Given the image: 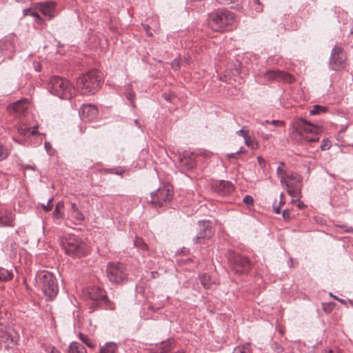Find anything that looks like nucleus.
Listing matches in <instances>:
<instances>
[{"label":"nucleus","mask_w":353,"mask_h":353,"mask_svg":"<svg viewBox=\"0 0 353 353\" xmlns=\"http://www.w3.org/2000/svg\"><path fill=\"white\" fill-rule=\"evenodd\" d=\"M230 261L232 270L237 274L245 273L251 268L250 260L242 255H235Z\"/></svg>","instance_id":"9b49d317"},{"label":"nucleus","mask_w":353,"mask_h":353,"mask_svg":"<svg viewBox=\"0 0 353 353\" xmlns=\"http://www.w3.org/2000/svg\"><path fill=\"white\" fill-rule=\"evenodd\" d=\"M25 168L34 170V168L31 165H26Z\"/></svg>","instance_id":"0e129e2a"},{"label":"nucleus","mask_w":353,"mask_h":353,"mask_svg":"<svg viewBox=\"0 0 353 353\" xmlns=\"http://www.w3.org/2000/svg\"><path fill=\"white\" fill-rule=\"evenodd\" d=\"M179 165L186 170L193 169L196 165L194 157L192 154L186 153L179 159Z\"/></svg>","instance_id":"aec40b11"},{"label":"nucleus","mask_w":353,"mask_h":353,"mask_svg":"<svg viewBox=\"0 0 353 353\" xmlns=\"http://www.w3.org/2000/svg\"><path fill=\"white\" fill-rule=\"evenodd\" d=\"M79 114L82 120L91 121L97 118L98 109L92 104H84L81 107Z\"/></svg>","instance_id":"2eb2a0df"},{"label":"nucleus","mask_w":353,"mask_h":353,"mask_svg":"<svg viewBox=\"0 0 353 353\" xmlns=\"http://www.w3.org/2000/svg\"><path fill=\"white\" fill-rule=\"evenodd\" d=\"M49 88L52 94L63 99H70L75 95V88L66 79L54 76L49 80Z\"/></svg>","instance_id":"20e7f679"},{"label":"nucleus","mask_w":353,"mask_h":353,"mask_svg":"<svg viewBox=\"0 0 353 353\" xmlns=\"http://www.w3.org/2000/svg\"><path fill=\"white\" fill-rule=\"evenodd\" d=\"M242 148H241L239 151L236 152H234V153H230V154H228L226 155L227 158L228 159H230V158H235L236 157V155L242 153Z\"/></svg>","instance_id":"de8ad7c7"},{"label":"nucleus","mask_w":353,"mask_h":353,"mask_svg":"<svg viewBox=\"0 0 353 353\" xmlns=\"http://www.w3.org/2000/svg\"><path fill=\"white\" fill-rule=\"evenodd\" d=\"M236 134L240 135V136L243 137L244 139L245 138V137H247L248 135V132L246 131H245L244 130H243V129L237 131Z\"/></svg>","instance_id":"3c124183"},{"label":"nucleus","mask_w":353,"mask_h":353,"mask_svg":"<svg viewBox=\"0 0 353 353\" xmlns=\"http://www.w3.org/2000/svg\"><path fill=\"white\" fill-rule=\"evenodd\" d=\"M37 285L41 289L47 299L52 300L59 291L58 284L54 276L47 271H41L36 275Z\"/></svg>","instance_id":"39448f33"},{"label":"nucleus","mask_w":353,"mask_h":353,"mask_svg":"<svg viewBox=\"0 0 353 353\" xmlns=\"http://www.w3.org/2000/svg\"><path fill=\"white\" fill-rule=\"evenodd\" d=\"M327 111V108L325 106L315 105L312 107V108L310 110V115H316L320 114L322 113H325Z\"/></svg>","instance_id":"c85d7f7f"},{"label":"nucleus","mask_w":353,"mask_h":353,"mask_svg":"<svg viewBox=\"0 0 353 353\" xmlns=\"http://www.w3.org/2000/svg\"><path fill=\"white\" fill-rule=\"evenodd\" d=\"M117 345L114 342H108L101 346L99 353H117Z\"/></svg>","instance_id":"393cba45"},{"label":"nucleus","mask_w":353,"mask_h":353,"mask_svg":"<svg viewBox=\"0 0 353 353\" xmlns=\"http://www.w3.org/2000/svg\"><path fill=\"white\" fill-rule=\"evenodd\" d=\"M102 75L98 70H90L77 79V87L83 94H93L101 86Z\"/></svg>","instance_id":"7ed1b4c3"},{"label":"nucleus","mask_w":353,"mask_h":353,"mask_svg":"<svg viewBox=\"0 0 353 353\" xmlns=\"http://www.w3.org/2000/svg\"><path fill=\"white\" fill-rule=\"evenodd\" d=\"M331 147V143L328 139L323 140L320 146L321 150H325L330 149Z\"/></svg>","instance_id":"4c0bfd02"},{"label":"nucleus","mask_w":353,"mask_h":353,"mask_svg":"<svg viewBox=\"0 0 353 353\" xmlns=\"http://www.w3.org/2000/svg\"><path fill=\"white\" fill-rule=\"evenodd\" d=\"M264 77L267 81H283L286 83H292L294 78L292 75L288 72L281 70H268L264 74Z\"/></svg>","instance_id":"ddd939ff"},{"label":"nucleus","mask_w":353,"mask_h":353,"mask_svg":"<svg viewBox=\"0 0 353 353\" xmlns=\"http://www.w3.org/2000/svg\"><path fill=\"white\" fill-rule=\"evenodd\" d=\"M0 50L3 52V54L8 57H12V54L14 51V46L13 45L12 41L10 39H6L5 40L0 41Z\"/></svg>","instance_id":"5701e85b"},{"label":"nucleus","mask_w":353,"mask_h":353,"mask_svg":"<svg viewBox=\"0 0 353 353\" xmlns=\"http://www.w3.org/2000/svg\"><path fill=\"white\" fill-rule=\"evenodd\" d=\"M281 183L285 184L288 193L292 197H299L301 194V181H285L284 176H281Z\"/></svg>","instance_id":"dca6fc26"},{"label":"nucleus","mask_w":353,"mask_h":353,"mask_svg":"<svg viewBox=\"0 0 353 353\" xmlns=\"http://www.w3.org/2000/svg\"><path fill=\"white\" fill-rule=\"evenodd\" d=\"M107 276L110 282L120 283L127 279L126 268L121 263H110L107 267Z\"/></svg>","instance_id":"6e6552de"},{"label":"nucleus","mask_w":353,"mask_h":353,"mask_svg":"<svg viewBox=\"0 0 353 353\" xmlns=\"http://www.w3.org/2000/svg\"><path fill=\"white\" fill-rule=\"evenodd\" d=\"M61 246L65 253L73 258H80L85 255V245L79 237L68 234L61 239Z\"/></svg>","instance_id":"423d86ee"},{"label":"nucleus","mask_w":353,"mask_h":353,"mask_svg":"<svg viewBox=\"0 0 353 353\" xmlns=\"http://www.w3.org/2000/svg\"><path fill=\"white\" fill-rule=\"evenodd\" d=\"M29 103L27 99L19 100L10 105L8 109L10 113L15 114L16 115L23 114L28 109Z\"/></svg>","instance_id":"a211bd4d"},{"label":"nucleus","mask_w":353,"mask_h":353,"mask_svg":"<svg viewBox=\"0 0 353 353\" xmlns=\"http://www.w3.org/2000/svg\"><path fill=\"white\" fill-rule=\"evenodd\" d=\"M64 208V203L63 201H59L57 203L56 208L53 212V216L59 219L62 217V213L61 212V210H63Z\"/></svg>","instance_id":"473e14b6"},{"label":"nucleus","mask_w":353,"mask_h":353,"mask_svg":"<svg viewBox=\"0 0 353 353\" xmlns=\"http://www.w3.org/2000/svg\"><path fill=\"white\" fill-rule=\"evenodd\" d=\"M31 12H32V10L30 8H27V9L23 10V13L24 16H27L29 14L30 15Z\"/></svg>","instance_id":"4d7b16f0"},{"label":"nucleus","mask_w":353,"mask_h":353,"mask_svg":"<svg viewBox=\"0 0 353 353\" xmlns=\"http://www.w3.org/2000/svg\"><path fill=\"white\" fill-rule=\"evenodd\" d=\"M174 346V340L168 339V341H162L159 344H157L154 348L152 349V352L153 353H166L170 351Z\"/></svg>","instance_id":"4be33fe9"},{"label":"nucleus","mask_w":353,"mask_h":353,"mask_svg":"<svg viewBox=\"0 0 353 353\" xmlns=\"http://www.w3.org/2000/svg\"><path fill=\"white\" fill-rule=\"evenodd\" d=\"M233 353H252L251 345L244 344L239 345L234 349Z\"/></svg>","instance_id":"bb28decb"},{"label":"nucleus","mask_w":353,"mask_h":353,"mask_svg":"<svg viewBox=\"0 0 353 353\" xmlns=\"http://www.w3.org/2000/svg\"><path fill=\"white\" fill-rule=\"evenodd\" d=\"M285 163L283 162H279V166L276 169V174L281 179V176H283L285 172L283 169L284 167Z\"/></svg>","instance_id":"ea45409f"},{"label":"nucleus","mask_w":353,"mask_h":353,"mask_svg":"<svg viewBox=\"0 0 353 353\" xmlns=\"http://www.w3.org/2000/svg\"><path fill=\"white\" fill-rule=\"evenodd\" d=\"M79 337L81 339V341L85 343L88 347L90 348H94L96 347L97 344L92 339L88 338L87 336L80 333L79 334Z\"/></svg>","instance_id":"cd10ccee"},{"label":"nucleus","mask_w":353,"mask_h":353,"mask_svg":"<svg viewBox=\"0 0 353 353\" xmlns=\"http://www.w3.org/2000/svg\"><path fill=\"white\" fill-rule=\"evenodd\" d=\"M35 22L37 23V24H42L43 22V20L42 19V18L40 17V15H39V17H37L35 18Z\"/></svg>","instance_id":"6e6d98bb"},{"label":"nucleus","mask_w":353,"mask_h":353,"mask_svg":"<svg viewBox=\"0 0 353 353\" xmlns=\"http://www.w3.org/2000/svg\"><path fill=\"white\" fill-rule=\"evenodd\" d=\"M34 68L37 71L40 70V65L39 64H37V65H34Z\"/></svg>","instance_id":"774afa93"},{"label":"nucleus","mask_w":353,"mask_h":353,"mask_svg":"<svg viewBox=\"0 0 353 353\" xmlns=\"http://www.w3.org/2000/svg\"><path fill=\"white\" fill-rule=\"evenodd\" d=\"M280 197H281V201H280V203H279V205L280 206L281 205H283L285 202L283 201V193H281L280 194Z\"/></svg>","instance_id":"e2e57ef3"},{"label":"nucleus","mask_w":353,"mask_h":353,"mask_svg":"<svg viewBox=\"0 0 353 353\" xmlns=\"http://www.w3.org/2000/svg\"><path fill=\"white\" fill-rule=\"evenodd\" d=\"M325 353H341V352H340L339 351H334V350H330L327 352H326Z\"/></svg>","instance_id":"69168bd1"},{"label":"nucleus","mask_w":353,"mask_h":353,"mask_svg":"<svg viewBox=\"0 0 353 353\" xmlns=\"http://www.w3.org/2000/svg\"><path fill=\"white\" fill-rule=\"evenodd\" d=\"M39 10L49 19L55 16V3L52 1L43 2L39 4Z\"/></svg>","instance_id":"412c9836"},{"label":"nucleus","mask_w":353,"mask_h":353,"mask_svg":"<svg viewBox=\"0 0 353 353\" xmlns=\"http://www.w3.org/2000/svg\"><path fill=\"white\" fill-rule=\"evenodd\" d=\"M134 245L142 250H146L148 249L147 244L143 241V240L141 238H139L138 236H136L134 241Z\"/></svg>","instance_id":"2f4dec72"},{"label":"nucleus","mask_w":353,"mask_h":353,"mask_svg":"<svg viewBox=\"0 0 353 353\" xmlns=\"http://www.w3.org/2000/svg\"><path fill=\"white\" fill-rule=\"evenodd\" d=\"M274 211L276 214H279L281 212L280 206H274Z\"/></svg>","instance_id":"bf43d9fd"},{"label":"nucleus","mask_w":353,"mask_h":353,"mask_svg":"<svg viewBox=\"0 0 353 353\" xmlns=\"http://www.w3.org/2000/svg\"><path fill=\"white\" fill-rule=\"evenodd\" d=\"M144 29L146 31L147 35L149 37L152 36V33L150 31V26L148 25H144Z\"/></svg>","instance_id":"864d4df0"},{"label":"nucleus","mask_w":353,"mask_h":353,"mask_svg":"<svg viewBox=\"0 0 353 353\" xmlns=\"http://www.w3.org/2000/svg\"><path fill=\"white\" fill-rule=\"evenodd\" d=\"M37 128H38L37 125H36L32 128L21 127L18 129V131L20 134H22L26 137H29L30 135L37 134Z\"/></svg>","instance_id":"a878e982"},{"label":"nucleus","mask_w":353,"mask_h":353,"mask_svg":"<svg viewBox=\"0 0 353 353\" xmlns=\"http://www.w3.org/2000/svg\"><path fill=\"white\" fill-rule=\"evenodd\" d=\"M199 231L194 238L193 241L196 243H202L205 239H209L212 234V228L210 221L202 220L198 222Z\"/></svg>","instance_id":"f8f14e48"},{"label":"nucleus","mask_w":353,"mask_h":353,"mask_svg":"<svg viewBox=\"0 0 353 353\" xmlns=\"http://www.w3.org/2000/svg\"><path fill=\"white\" fill-rule=\"evenodd\" d=\"M261 137L264 139H268L271 137V134H268V133L263 132L262 134H261Z\"/></svg>","instance_id":"13d9d810"},{"label":"nucleus","mask_w":353,"mask_h":353,"mask_svg":"<svg viewBox=\"0 0 353 353\" xmlns=\"http://www.w3.org/2000/svg\"><path fill=\"white\" fill-rule=\"evenodd\" d=\"M45 149L46 150L47 152L50 154H51V150H52V145L49 142L46 141L44 143Z\"/></svg>","instance_id":"09e8293b"},{"label":"nucleus","mask_w":353,"mask_h":353,"mask_svg":"<svg viewBox=\"0 0 353 353\" xmlns=\"http://www.w3.org/2000/svg\"><path fill=\"white\" fill-rule=\"evenodd\" d=\"M265 123H270L274 126H277V127H279V126H283L284 125V122L283 121H281V120H272L271 121H268V120H266L265 121Z\"/></svg>","instance_id":"a19ab883"},{"label":"nucleus","mask_w":353,"mask_h":353,"mask_svg":"<svg viewBox=\"0 0 353 353\" xmlns=\"http://www.w3.org/2000/svg\"><path fill=\"white\" fill-rule=\"evenodd\" d=\"M234 23V14L227 10H217L209 14V25L215 32H223L232 28Z\"/></svg>","instance_id":"f03ea898"},{"label":"nucleus","mask_w":353,"mask_h":353,"mask_svg":"<svg viewBox=\"0 0 353 353\" xmlns=\"http://www.w3.org/2000/svg\"><path fill=\"white\" fill-rule=\"evenodd\" d=\"M72 214L77 221H82L85 219L84 215L79 210L72 212Z\"/></svg>","instance_id":"e433bc0d"},{"label":"nucleus","mask_w":353,"mask_h":353,"mask_svg":"<svg viewBox=\"0 0 353 353\" xmlns=\"http://www.w3.org/2000/svg\"><path fill=\"white\" fill-rule=\"evenodd\" d=\"M52 199H50L46 205L43 204L42 207L46 212H49L52 209V204L51 203Z\"/></svg>","instance_id":"a18cd8bd"},{"label":"nucleus","mask_w":353,"mask_h":353,"mask_svg":"<svg viewBox=\"0 0 353 353\" xmlns=\"http://www.w3.org/2000/svg\"><path fill=\"white\" fill-rule=\"evenodd\" d=\"M285 181H295L296 179L300 180V176L296 173H292L290 175H288L285 177Z\"/></svg>","instance_id":"37998d69"},{"label":"nucleus","mask_w":353,"mask_h":353,"mask_svg":"<svg viewBox=\"0 0 353 353\" xmlns=\"http://www.w3.org/2000/svg\"><path fill=\"white\" fill-rule=\"evenodd\" d=\"M68 353H87V351L83 345L72 342L68 347Z\"/></svg>","instance_id":"b1692460"},{"label":"nucleus","mask_w":353,"mask_h":353,"mask_svg":"<svg viewBox=\"0 0 353 353\" xmlns=\"http://www.w3.org/2000/svg\"><path fill=\"white\" fill-rule=\"evenodd\" d=\"M18 341V336L14 331L6 330L3 324H0V342L5 343L6 347L15 345Z\"/></svg>","instance_id":"4468645a"},{"label":"nucleus","mask_w":353,"mask_h":353,"mask_svg":"<svg viewBox=\"0 0 353 353\" xmlns=\"http://www.w3.org/2000/svg\"><path fill=\"white\" fill-rule=\"evenodd\" d=\"M244 140H245V143L247 146L254 148V140L249 135L245 137Z\"/></svg>","instance_id":"79ce46f5"},{"label":"nucleus","mask_w":353,"mask_h":353,"mask_svg":"<svg viewBox=\"0 0 353 353\" xmlns=\"http://www.w3.org/2000/svg\"><path fill=\"white\" fill-rule=\"evenodd\" d=\"M134 123H135V125H137L139 128H141V125H140V123H139V120L135 119V120H134Z\"/></svg>","instance_id":"338daca9"},{"label":"nucleus","mask_w":353,"mask_h":353,"mask_svg":"<svg viewBox=\"0 0 353 353\" xmlns=\"http://www.w3.org/2000/svg\"><path fill=\"white\" fill-rule=\"evenodd\" d=\"M283 216L285 219H290V212L287 210H284L283 211Z\"/></svg>","instance_id":"603ef678"},{"label":"nucleus","mask_w":353,"mask_h":353,"mask_svg":"<svg viewBox=\"0 0 353 353\" xmlns=\"http://www.w3.org/2000/svg\"><path fill=\"white\" fill-rule=\"evenodd\" d=\"M320 129L302 118L295 119L290 128V136L298 143H311L319 141Z\"/></svg>","instance_id":"f257e3e1"},{"label":"nucleus","mask_w":353,"mask_h":353,"mask_svg":"<svg viewBox=\"0 0 353 353\" xmlns=\"http://www.w3.org/2000/svg\"><path fill=\"white\" fill-rule=\"evenodd\" d=\"M30 15L34 17V18H37V17H39V14L36 12H33L32 11L31 13H30Z\"/></svg>","instance_id":"680f3d73"},{"label":"nucleus","mask_w":353,"mask_h":353,"mask_svg":"<svg viewBox=\"0 0 353 353\" xmlns=\"http://www.w3.org/2000/svg\"><path fill=\"white\" fill-rule=\"evenodd\" d=\"M15 214L5 209H0V227H14Z\"/></svg>","instance_id":"6ab92c4d"},{"label":"nucleus","mask_w":353,"mask_h":353,"mask_svg":"<svg viewBox=\"0 0 353 353\" xmlns=\"http://www.w3.org/2000/svg\"><path fill=\"white\" fill-rule=\"evenodd\" d=\"M8 156V150L4 147L3 144L0 143V161L6 159Z\"/></svg>","instance_id":"c9c22d12"},{"label":"nucleus","mask_w":353,"mask_h":353,"mask_svg":"<svg viewBox=\"0 0 353 353\" xmlns=\"http://www.w3.org/2000/svg\"><path fill=\"white\" fill-rule=\"evenodd\" d=\"M13 274L11 271L4 268H0V280L8 281L12 278Z\"/></svg>","instance_id":"c756f323"},{"label":"nucleus","mask_w":353,"mask_h":353,"mask_svg":"<svg viewBox=\"0 0 353 353\" xmlns=\"http://www.w3.org/2000/svg\"><path fill=\"white\" fill-rule=\"evenodd\" d=\"M125 95L126 99L130 102H132L135 98V93L130 87L126 88Z\"/></svg>","instance_id":"f704fd0d"},{"label":"nucleus","mask_w":353,"mask_h":353,"mask_svg":"<svg viewBox=\"0 0 353 353\" xmlns=\"http://www.w3.org/2000/svg\"><path fill=\"white\" fill-rule=\"evenodd\" d=\"M200 281L202 285L205 288H210L211 286V278L210 276L207 274H203L200 276Z\"/></svg>","instance_id":"7c9ffc66"},{"label":"nucleus","mask_w":353,"mask_h":353,"mask_svg":"<svg viewBox=\"0 0 353 353\" xmlns=\"http://www.w3.org/2000/svg\"><path fill=\"white\" fill-rule=\"evenodd\" d=\"M88 296L94 301V304L98 306H103L107 310H113L114 305L108 299L107 295L101 288L92 286L88 290Z\"/></svg>","instance_id":"1a4fd4ad"},{"label":"nucleus","mask_w":353,"mask_h":353,"mask_svg":"<svg viewBox=\"0 0 353 353\" xmlns=\"http://www.w3.org/2000/svg\"><path fill=\"white\" fill-rule=\"evenodd\" d=\"M243 202L248 205H251L254 203L253 197L250 195H246L243 199Z\"/></svg>","instance_id":"49530a36"},{"label":"nucleus","mask_w":353,"mask_h":353,"mask_svg":"<svg viewBox=\"0 0 353 353\" xmlns=\"http://www.w3.org/2000/svg\"><path fill=\"white\" fill-rule=\"evenodd\" d=\"M171 66L172 68L175 70H177L180 68V61L179 59L177 58H175L171 63Z\"/></svg>","instance_id":"c03bdc74"},{"label":"nucleus","mask_w":353,"mask_h":353,"mask_svg":"<svg viewBox=\"0 0 353 353\" xmlns=\"http://www.w3.org/2000/svg\"><path fill=\"white\" fill-rule=\"evenodd\" d=\"M79 210V208H78V207H77V204H76V203H72L71 204V210H72V212H75V211H77V210Z\"/></svg>","instance_id":"5fc2aeb1"},{"label":"nucleus","mask_w":353,"mask_h":353,"mask_svg":"<svg viewBox=\"0 0 353 353\" xmlns=\"http://www.w3.org/2000/svg\"><path fill=\"white\" fill-rule=\"evenodd\" d=\"M346 56L341 47L335 46L332 49L330 58V67L334 70H339L345 66Z\"/></svg>","instance_id":"9d476101"},{"label":"nucleus","mask_w":353,"mask_h":353,"mask_svg":"<svg viewBox=\"0 0 353 353\" xmlns=\"http://www.w3.org/2000/svg\"><path fill=\"white\" fill-rule=\"evenodd\" d=\"M212 188L215 192L221 195L229 194L234 190L233 184L230 181L224 180L214 182Z\"/></svg>","instance_id":"f3484780"},{"label":"nucleus","mask_w":353,"mask_h":353,"mask_svg":"<svg viewBox=\"0 0 353 353\" xmlns=\"http://www.w3.org/2000/svg\"><path fill=\"white\" fill-rule=\"evenodd\" d=\"M332 296H333L335 299L338 300L341 303H345V301L342 299L337 298L336 296H333L332 294H330Z\"/></svg>","instance_id":"052dcab7"},{"label":"nucleus","mask_w":353,"mask_h":353,"mask_svg":"<svg viewBox=\"0 0 353 353\" xmlns=\"http://www.w3.org/2000/svg\"><path fill=\"white\" fill-rule=\"evenodd\" d=\"M257 161H258V163H259L260 166L263 167V166L265 165V159L262 157L258 156L257 157Z\"/></svg>","instance_id":"8fccbe9b"},{"label":"nucleus","mask_w":353,"mask_h":353,"mask_svg":"<svg viewBox=\"0 0 353 353\" xmlns=\"http://www.w3.org/2000/svg\"><path fill=\"white\" fill-rule=\"evenodd\" d=\"M44 351L46 353H60V352L55 347L52 345L46 346Z\"/></svg>","instance_id":"58836bf2"},{"label":"nucleus","mask_w":353,"mask_h":353,"mask_svg":"<svg viewBox=\"0 0 353 353\" xmlns=\"http://www.w3.org/2000/svg\"><path fill=\"white\" fill-rule=\"evenodd\" d=\"M151 203L156 208H165L168 205L173 197V190L169 185H163L151 192Z\"/></svg>","instance_id":"0eeeda50"},{"label":"nucleus","mask_w":353,"mask_h":353,"mask_svg":"<svg viewBox=\"0 0 353 353\" xmlns=\"http://www.w3.org/2000/svg\"><path fill=\"white\" fill-rule=\"evenodd\" d=\"M250 3L251 8L254 9L257 12H261L263 11V6L259 0H251Z\"/></svg>","instance_id":"72a5a7b5"}]
</instances>
